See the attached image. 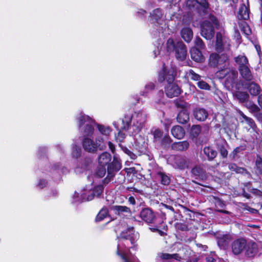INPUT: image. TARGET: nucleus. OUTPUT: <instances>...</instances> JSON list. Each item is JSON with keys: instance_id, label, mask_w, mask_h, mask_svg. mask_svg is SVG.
I'll return each instance as SVG.
<instances>
[{"instance_id": "obj_8", "label": "nucleus", "mask_w": 262, "mask_h": 262, "mask_svg": "<svg viewBox=\"0 0 262 262\" xmlns=\"http://www.w3.org/2000/svg\"><path fill=\"white\" fill-rule=\"evenodd\" d=\"M247 240L243 237L238 238L231 244V250L235 255H238L244 251L247 246Z\"/></svg>"}, {"instance_id": "obj_34", "label": "nucleus", "mask_w": 262, "mask_h": 262, "mask_svg": "<svg viewBox=\"0 0 262 262\" xmlns=\"http://www.w3.org/2000/svg\"><path fill=\"white\" fill-rule=\"evenodd\" d=\"M234 61L238 64V68L249 65L247 57L244 55H238L234 57Z\"/></svg>"}, {"instance_id": "obj_13", "label": "nucleus", "mask_w": 262, "mask_h": 262, "mask_svg": "<svg viewBox=\"0 0 262 262\" xmlns=\"http://www.w3.org/2000/svg\"><path fill=\"white\" fill-rule=\"evenodd\" d=\"M122 167L120 161L116 156H114L112 162H110L107 167V172L110 175L115 176L116 172L119 171Z\"/></svg>"}, {"instance_id": "obj_54", "label": "nucleus", "mask_w": 262, "mask_h": 262, "mask_svg": "<svg viewBox=\"0 0 262 262\" xmlns=\"http://www.w3.org/2000/svg\"><path fill=\"white\" fill-rule=\"evenodd\" d=\"M92 163V159L90 157H85L82 161L81 167L84 169H88L90 165Z\"/></svg>"}, {"instance_id": "obj_16", "label": "nucleus", "mask_w": 262, "mask_h": 262, "mask_svg": "<svg viewBox=\"0 0 262 262\" xmlns=\"http://www.w3.org/2000/svg\"><path fill=\"white\" fill-rule=\"evenodd\" d=\"M194 118L199 121H204L208 116V112L203 108L196 107L193 112Z\"/></svg>"}, {"instance_id": "obj_40", "label": "nucleus", "mask_w": 262, "mask_h": 262, "mask_svg": "<svg viewBox=\"0 0 262 262\" xmlns=\"http://www.w3.org/2000/svg\"><path fill=\"white\" fill-rule=\"evenodd\" d=\"M157 175L158 176V177H159L160 181L161 184L167 186L170 184V179L168 176H167L165 174V173L159 171L157 173Z\"/></svg>"}, {"instance_id": "obj_52", "label": "nucleus", "mask_w": 262, "mask_h": 262, "mask_svg": "<svg viewBox=\"0 0 262 262\" xmlns=\"http://www.w3.org/2000/svg\"><path fill=\"white\" fill-rule=\"evenodd\" d=\"M97 127L98 130L104 135H108L110 134V132L111 131L110 128L109 127H105L104 125L102 124H97Z\"/></svg>"}, {"instance_id": "obj_19", "label": "nucleus", "mask_w": 262, "mask_h": 262, "mask_svg": "<svg viewBox=\"0 0 262 262\" xmlns=\"http://www.w3.org/2000/svg\"><path fill=\"white\" fill-rule=\"evenodd\" d=\"M249 8L243 4L237 12V18L239 20H248L249 18Z\"/></svg>"}, {"instance_id": "obj_53", "label": "nucleus", "mask_w": 262, "mask_h": 262, "mask_svg": "<svg viewBox=\"0 0 262 262\" xmlns=\"http://www.w3.org/2000/svg\"><path fill=\"white\" fill-rule=\"evenodd\" d=\"M72 155L73 158L76 159L80 157L81 155V148L75 145L73 148Z\"/></svg>"}, {"instance_id": "obj_43", "label": "nucleus", "mask_w": 262, "mask_h": 262, "mask_svg": "<svg viewBox=\"0 0 262 262\" xmlns=\"http://www.w3.org/2000/svg\"><path fill=\"white\" fill-rule=\"evenodd\" d=\"M246 145L245 144L240 145L239 146L235 148L230 154V157H232V159H235L237 157V155L241 152L244 151L246 149Z\"/></svg>"}, {"instance_id": "obj_58", "label": "nucleus", "mask_w": 262, "mask_h": 262, "mask_svg": "<svg viewBox=\"0 0 262 262\" xmlns=\"http://www.w3.org/2000/svg\"><path fill=\"white\" fill-rule=\"evenodd\" d=\"M119 245H118L117 250L116 251V254L121 258V259L123 260V262H131L125 253L120 252V250H119Z\"/></svg>"}, {"instance_id": "obj_27", "label": "nucleus", "mask_w": 262, "mask_h": 262, "mask_svg": "<svg viewBox=\"0 0 262 262\" xmlns=\"http://www.w3.org/2000/svg\"><path fill=\"white\" fill-rule=\"evenodd\" d=\"M171 133L174 138L181 139L184 136L185 132L182 126L175 125L172 127Z\"/></svg>"}, {"instance_id": "obj_10", "label": "nucleus", "mask_w": 262, "mask_h": 262, "mask_svg": "<svg viewBox=\"0 0 262 262\" xmlns=\"http://www.w3.org/2000/svg\"><path fill=\"white\" fill-rule=\"evenodd\" d=\"M146 121V116L142 111L135 112L132 114L130 122L137 129H140Z\"/></svg>"}, {"instance_id": "obj_23", "label": "nucleus", "mask_w": 262, "mask_h": 262, "mask_svg": "<svg viewBox=\"0 0 262 262\" xmlns=\"http://www.w3.org/2000/svg\"><path fill=\"white\" fill-rule=\"evenodd\" d=\"M123 126L121 127V129L119 130L117 136H116V140H118L120 142H122L126 137L125 134L123 133V130H128L130 127V123L129 121H126L125 122L123 121Z\"/></svg>"}, {"instance_id": "obj_38", "label": "nucleus", "mask_w": 262, "mask_h": 262, "mask_svg": "<svg viewBox=\"0 0 262 262\" xmlns=\"http://www.w3.org/2000/svg\"><path fill=\"white\" fill-rule=\"evenodd\" d=\"M201 132V126L200 125H193L190 128V136L192 139H197Z\"/></svg>"}, {"instance_id": "obj_20", "label": "nucleus", "mask_w": 262, "mask_h": 262, "mask_svg": "<svg viewBox=\"0 0 262 262\" xmlns=\"http://www.w3.org/2000/svg\"><path fill=\"white\" fill-rule=\"evenodd\" d=\"M181 35L186 42L189 43L193 38V31L190 27H185L181 29Z\"/></svg>"}, {"instance_id": "obj_22", "label": "nucleus", "mask_w": 262, "mask_h": 262, "mask_svg": "<svg viewBox=\"0 0 262 262\" xmlns=\"http://www.w3.org/2000/svg\"><path fill=\"white\" fill-rule=\"evenodd\" d=\"M119 241L128 240L132 245L130 248H133L135 246V238L132 234L128 233V230L122 231L118 236Z\"/></svg>"}, {"instance_id": "obj_47", "label": "nucleus", "mask_w": 262, "mask_h": 262, "mask_svg": "<svg viewBox=\"0 0 262 262\" xmlns=\"http://www.w3.org/2000/svg\"><path fill=\"white\" fill-rule=\"evenodd\" d=\"M120 147H121V149L127 155H128L130 159L133 160H135L137 158V156L136 154H135L133 152H132L130 150H129L127 147H126L125 146H123L122 145H120Z\"/></svg>"}, {"instance_id": "obj_32", "label": "nucleus", "mask_w": 262, "mask_h": 262, "mask_svg": "<svg viewBox=\"0 0 262 262\" xmlns=\"http://www.w3.org/2000/svg\"><path fill=\"white\" fill-rule=\"evenodd\" d=\"M215 50L218 53H221L224 50V45L223 42V36L222 33L218 32L216 34L215 36Z\"/></svg>"}, {"instance_id": "obj_4", "label": "nucleus", "mask_w": 262, "mask_h": 262, "mask_svg": "<svg viewBox=\"0 0 262 262\" xmlns=\"http://www.w3.org/2000/svg\"><path fill=\"white\" fill-rule=\"evenodd\" d=\"M177 75V68L175 66H171L167 68L164 62L161 69L159 72L158 80L160 83L165 81L166 84L174 82Z\"/></svg>"}, {"instance_id": "obj_41", "label": "nucleus", "mask_w": 262, "mask_h": 262, "mask_svg": "<svg viewBox=\"0 0 262 262\" xmlns=\"http://www.w3.org/2000/svg\"><path fill=\"white\" fill-rule=\"evenodd\" d=\"M241 31L246 35H249L251 33L250 28L248 23L245 21L238 23Z\"/></svg>"}, {"instance_id": "obj_48", "label": "nucleus", "mask_w": 262, "mask_h": 262, "mask_svg": "<svg viewBox=\"0 0 262 262\" xmlns=\"http://www.w3.org/2000/svg\"><path fill=\"white\" fill-rule=\"evenodd\" d=\"M105 166H101L99 164L95 172L96 176L99 178H102L105 176Z\"/></svg>"}, {"instance_id": "obj_21", "label": "nucleus", "mask_w": 262, "mask_h": 262, "mask_svg": "<svg viewBox=\"0 0 262 262\" xmlns=\"http://www.w3.org/2000/svg\"><path fill=\"white\" fill-rule=\"evenodd\" d=\"M189 146V144L187 141H183L172 143L171 148L176 151H184L187 150Z\"/></svg>"}, {"instance_id": "obj_42", "label": "nucleus", "mask_w": 262, "mask_h": 262, "mask_svg": "<svg viewBox=\"0 0 262 262\" xmlns=\"http://www.w3.org/2000/svg\"><path fill=\"white\" fill-rule=\"evenodd\" d=\"M217 149L220 152L223 159L226 158L228 156V151L227 150L224 143H219L216 145Z\"/></svg>"}, {"instance_id": "obj_3", "label": "nucleus", "mask_w": 262, "mask_h": 262, "mask_svg": "<svg viewBox=\"0 0 262 262\" xmlns=\"http://www.w3.org/2000/svg\"><path fill=\"white\" fill-rule=\"evenodd\" d=\"M77 119L79 128L82 127L85 124L81 130V134L83 138L92 137L94 132V125L96 124L95 120L89 116L82 113L78 115Z\"/></svg>"}, {"instance_id": "obj_11", "label": "nucleus", "mask_w": 262, "mask_h": 262, "mask_svg": "<svg viewBox=\"0 0 262 262\" xmlns=\"http://www.w3.org/2000/svg\"><path fill=\"white\" fill-rule=\"evenodd\" d=\"M173 162L176 167L181 170L189 168L190 164L188 159L181 155L173 156Z\"/></svg>"}, {"instance_id": "obj_36", "label": "nucleus", "mask_w": 262, "mask_h": 262, "mask_svg": "<svg viewBox=\"0 0 262 262\" xmlns=\"http://www.w3.org/2000/svg\"><path fill=\"white\" fill-rule=\"evenodd\" d=\"M254 169L257 175L262 174V158L258 154L256 155Z\"/></svg>"}, {"instance_id": "obj_64", "label": "nucleus", "mask_w": 262, "mask_h": 262, "mask_svg": "<svg viewBox=\"0 0 262 262\" xmlns=\"http://www.w3.org/2000/svg\"><path fill=\"white\" fill-rule=\"evenodd\" d=\"M160 257L162 259H163V260H167V259H171V254L167 253H162L161 254Z\"/></svg>"}, {"instance_id": "obj_28", "label": "nucleus", "mask_w": 262, "mask_h": 262, "mask_svg": "<svg viewBox=\"0 0 262 262\" xmlns=\"http://www.w3.org/2000/svg\"><path fill=\"white\" fill-rule=\"evenodd\" d=\"M112 159L111 155L107 152H103L98 158L99 164L101 166H105L108 165Z\"/></svg>"}, {"instance_id": "obj_57", "label": "nucleus", "mask_w": 262, "mask_h": 262, "mask_svg": "<svg viewBox=\"0 0 262 262\" xmlns=\"http://www.w3.org/2000/svg\"><path fill=\"white\" fill-rule=\"evenodd\" d=\"M242 116L250 127L253 128L255 126V123L252 118L246 116L244 114H242Z\"/></svg>"}, {"instance_id": "obj_35", "label": "nucleus", "mask_w": 262, "mask_h": 262, "mask_svg": "<svg viewBox=\"0 0 262 262\" xmlns=\"http://www.w3.org/2000/svg\"><path fill=\"white\" fill-rule=\"evenodd\" d=\"M109 211L106 206L102 207L95 217V222H99L103 221L108 215Z\"/></svg>"}, {"instance_id": "obj_25", "label": "nucleus", "mask_w": 262, "mask_h": 262, "mask_svg": "<svg viewBox=\"0 0 262 262\" xmlns=\"http://www.w3.org/2000/svg\"><path fill=\"white\" fill-rule=\"evenodd\" d=\"M178 123L182 124L187 123L189 120V115L187 110H182L177 116Z\"/></svg>"}, {"instance_id": "obj_1", "label": "nucleus", "mask_w": 262, "mask_h": 262, "mask_svg": "<svg viewBox=\"0 0 262 262\" xmlns=\"http://www.w3.org/2000/svg\"><path fill=\"white\" fill-rule=\"evenodd\" d=\"M219 26L217 18L212 14L208 15L207 19L204 20L200 24L201 36L207 40H211L214 37L215 27Z\"/></svg>"}, {"instance_id": "obj_37", "label": "nucleus", "mask_w": 262, "mask_h": 262, "mask_svg": "<svg viewBox=\"0 0 262 262\" xmlns=\"http://www.w3.org/2000/svg\"><path fill=\"white\" fill-rule=\"evenodd\" d=\"M234 95L242 103L247 102L249 98V94L246 92L236 91Z\"/></svg>"}, {"instance_id": "obj_30", "label": "nucleus", "mask_w": 262, "mask_h": 262, "mask_svg": "<svg viewBox=\"0 0 262 262\" xmlns=\"http://www.w3.org/2000/svg\"><path fill=\"white\" fill-rule=\"evenodd\" d=\"M172 142V140L169 135L165 134L158 143L164 149L167 150L171 147Z\"/></svg>"}, {"instance_id": "obj_59", "label": "nucleus", "mask_w": 262, "mask_h": 262, "mask_svg": "<svg viewBox=\"0 0 262 262\" xmlns=\"http://www.w3.org/2000/svg\"><path fill=\"white\" fill-rule=\"evenodd\" d=\"M156 85L154 83L150 82L145 85V92L148 93L155 90Z\"/></svg>"}, {"instance_id": "obj_49", "label": "nucleus", "mask_w": 262, "mask_h": 262, "mask_svg": "<svg viewBox=\"0 0 262 262\" xmlns=\"http://www.w3.org/2000/svg\"><path fill=\"white\" fill-rule=\"evenodd\" d=\"M174 104L178 108L186 110L185 107L187 106V103L183 99H176L174 100Z\"/></svg>"}, {"instance_id": "obj_17", "label": "nucleus", "mask_w": 262, "mask_h": 262, "mask_svg": "<svg viewBox=\"0 0 262 262\" xmlns=\"http://www.w3.org/2000/svg\"><path fill=\"white\" fill-rule=\"evenodd\" d=\"M241 77L247 81H251L254 77L249 68V65L238 68Z\"/></svg>"}, {"instance_id": "obj_24", "label": "nucleus", "mask_w": 262, "mask_h": 262, "mask_svg": "<svg viewBox=\"0 0 262 262\" xmlns=\"http://www.w3.org/2000/svg\"><path fill=\"white\" fill-rule=\"evenodd\" d=\"M225 202L219 198H217L215 202V211L217 212L224 213L225 214H230L231 212L224 209L226 207Z\"/></svg>"}, {"instance_id": "obj_12", "label": "nucleus", "mask_w": 262, "mask_h": 262, "mask_svg": "<svg viewBox=\"0 0 262 262\" xmlns=\"http://www.w3.org/2000/svg\"><path fill=\"white\" fill-rule=\"evenodd\" d=\"M139 216L142 221L147 224L154 223L156 219L153 210L149 207L142 208L140 212Z\"/></svg>"}, {"instance_id": "obj_50", "label": "nucleus", "mask_w": 262, "mask_h": 262, "mask_svg": "<svg viewBox=\"0 0 262 262\" xmlns=\"http://www.w3.org/2000/svg\"><path fill=\"white\" fill-rule=\"evenodd\" d=\"M187 74L188 77L193 81H199L201 78V76L192 69L189 70Z\"/></svg>"}, {"instance_id": "obj_60", "label": "nucleus", "mask_w": 262, "mask_h": 262, "mask_svg": "<svg viewBox=\"0 0 262 262\" xmlns=\"http://www.w3.org/2000/svg\"><path fill=\"white\" fill-rule=\"evenodd\" d=\"M179 206L180 207H181L182 208H183V212L186 215L188 216V218L189 219H191V213L192 212V211L190 210L189 209H188V208L184 206L183 205H180L179 204ZM187 219V217H186V219Z\"/></svg>"}, {"instance_id": "obj_61", "label": "nucleus", "mask_w": 262, "mask_h": 262, "mask_svg": "<svg viewBox=\"0 0 262 262\" xmlns=\"http://www.w3.org/2000/svg\"><path fill=\"white\" fill-rule=\"evenodd\" d=\"M47 184H48V182L46 180L40 179L37 184V186L39 188L42 189V188L46 187L47 186Z\"/></svg>"}, {"instance_id": "obj_14", "label": "nucleus", "mask_w": 262, "mask_h": 262, "mask_svg": "<svg viewBox=\"0 0 262 262\" xmlns=\"http://www.w3.org/2000/svg\"><path fill=\"white\" fill-rule=\"evenodd\" d=\"M245 255L249 258H253L258 252V247L257 244L253 241L247 242V246L245 249Z\"/></svg>"}, {"instance_id": "obj_51", "label": "nucleus", "mask_w": 262, "mask_h": 262, "mask_svg": "<svg viewBox=\"0 0 262 262\" xmlns=\"http://www.w3.org/2000/svg\"><path fill=\"white\" fill-rule=\"evenodd\" d=\"M195 47L203 50L205 48V45L203 40L199 37L196 36L194 40Z\"/></svg>"}, {"instance_id": "obj_63", "label": "nucleus", "mask_w": 262, "mask_h": 262, "mask_svg": "<svg viewBox=\"0 0 262 262\" xmlns=\"http://www.w3.org/2000/svg\"><path fill=\"white\" fill-rule=\"evenodd\" d=\"M95 197H96V195H95V194L91 190L89 191V194L87 195L86 201H91L93 200Z\"/></svg>"}, {"instance_id": "obj_46", "label": "nucleus", "mask_w": 262, "mask_h": 262, "mask_svg": "<svg viewBox=\"0 0 262 262\" xmlns=\"http://www.w3.org/2000/svg\"><path fill=\"white\" fill-rule=\"evenodd\" d=\"M96 195V198H100L104 190L103 185L100 184L95 186L92 190Z\"/></svg>"}, {"instance_id": "obj_7", "label": "nucleus", "mask_w": 262, "mask_h": 262, "mask_svg": "<svg viewBox=\"0 0 262 262\" xmlns=\"http://www.w3.org/2000/svg\"><path fill=\"white\" fill-rule=\"evenodd\" d=\"M228 60V57L225 54H222L220 55L216 53L210 54L208 59V64L210 67L217 68L219 69L223 70L225 68V66H222Z\"/></svg>"}, {"instance_id": "obj_5", "label": "nucleus", "mask_w": 262, "mask_h": 262, "mask_svg": "<svg viewBox=\"0 0 262 262\" xmlns=\"http://www.w3.org/2000/svg\"><path fill=\"white\" fill-rule=\"evenodd\" d=\"M185 4L189 11L199 14L207 13L210 6L207 0H186Z\"/></svg>"}, {"instance_id": "obj_31", "label": "nucleus", "mask_w": 262, "mask_h": 262, "mask_svg": "<svg viewBox=\"0 0 262 262\" xmlns=\"http://www.w3.org/2000/svg\"><path fill=\"white\" fill-rule=\"evenodd\" d=\"M247 88L251 95L257 96L259 94L260 88L259 85L254 82H251L247 84Z\"/></svg>"}, {"instance_id": "obj_55", "label": "nucleus", "mask_w": 262, "mask_h": 262, "mask_svg": "<svg viewBox=\"0 0 262 262\" xmlns=\"http://www.w3.org/2000/svg\"><path fill=\"white\" fill-rule=\"evenodd\" d=\"M227 236H223L218 239V245L220 247L225 248L228 246V242Z\"/></svg>"}, {"instance_id": "obj_26", "label": "nucleus", "mask_w": 262, "mask_h": 262, "mask_svg": "<svg viewBox=\"0 0 262 262\" xmlns=\"http://www.w3.org/2000/svg\"><path fill=\"white\" fill-rule=\"evenodd\" d=\"M163 15L162 10L160 8L154 9L150 14L152 23L160 24V21L161 20Z\"/></svg>"}, {"instance_id": "obj_2", "label": "nucleus", "mask_w": 262, "mask_h": 262, "mask_svg": "<svg viewBox=\"0 0 262 262\" xmlns=\"http://www.w3.org/2000/svg\"><path fill=\"white\" fill-rule=\"evenodd\" d=\"M166 49L168 52L174 53L177 60L184 61L186 59L187 53L186 47L182 41L175 42L172 38H169L167 40Z\"/></svg>"}, {"instance_id": "obj_45", "label": "nucleus", "mask_w": 262, "mask_h": 262, "mask_svg": "<svg viewBox=\"0 0 262 262\" xmlns=\"http://www.w3.org/2000/svg\"><path fill=\"white\" fill-rule=\"evenodd\" d=\"M176 229L181 231H188L189 230L188 225L184 222H177L175 224Z\"/></svg>"}, {"instance_id": "obj_15", "label": "nucleus", "mask_w": 262, "mask_h": 262, "mask_svg": "<svg viewBox=\"0 0 262 262\" xmlns=\"http://www.w3.org/2000/svg\"><path fill=\"white\" fill-rule=\"evenodd\" d=\"M111 209L114 212L115 214L119 216H125V214H131L132 211L129 207L126 206L114 205L111 207Z\"/></svg>"}, {"instance_id": "obj_56", "label": "nucleus", "mask_w": 262, "mask_h": 262, "mask_svg": "<svg viewBox=\"0 0 262 262\" xmlns=\"http://www.w3.org/2000/svg\"><path fill=\"white\" fill-rule=\"evenodd\" d=\"M196 84L200 89L209 90L210 89L209 84L203 80H199Z\"/></svg>"}, {"instance_id": "obj_33", "label": "nucleus", "mask_w": 262, "mask_h": 262, "mask_svg": "<svg viewBox=\"0 0 262 262\" xmlns=\"http://www.w3.org/2000/svg\"><path fill=\"white\" fill-rule=\"evenodd\" d=\"M204 155L209 161H212L217 156V151L210 146H205L203 149Z\"/></svg>"}, {"instance_id": "obj_29", "label": "nucleus", "mask_w": 262, "mask_h": 262, "mask_svg": "<svg viewBox=\"0 0 262 262\" xmlns=\"http://www.w3.org/2000/svg\"><path fill=\"white\" fill-rule=\"evenodd\" d=\"M191 173L192 175L198 177L202 180L205 179L206 177L205 170L199 165L193 167L191 170Z\"/></svg>"}, {"instance_id": "obj_18", "label": "nucleus", "mask_w": 262, "mask_h": 262, "mask_svg": "<svg viewBox=\"0 0 262 262\" xmlns=\"http://www.w3.org/2000/svg\"><path fill=\"white\" fill-rule=\"evenodd\" d=\"M191 58L194 61L197 62H202L204 60V57L202 54L201 49L197 48H191L190 50Z\"/></svg>"}, {"instance_id": "obj_62", "label": "nucleus", "mask_w": 262, "mask_h": 262, "mask_svg": "<svg viewBox=\"0 0 262 262\" xmlns=\"http://www.w3.org/2000/svg\"><path fill=\"white\" fill-rule=\"evenodd\" d=\"M115 176L113 174L110 175L107 173V176L102 180V183L103 184L106 185L107 184L111 181L112 180V178H114Z\"/></svg>"}, {"instance_id": "obj_39", "label": "nucleus", "mask_w": 262, "mask_h": 262, "mask_svg": "<svg viewBox=\"0 0 262 262\" xmlns=\"http://www.w3.org/2000/svg\"><path fill=\"white\" fill-rule=\"evenodd\" d=\"M228 169L236 173H243L247 169L244 167H238L235 163H229L228 164Z\"/></svg>"}, {"instance_id": "obj_9", "label": "nucleus", "mask_w": 262, "mask_h": 262, "mask_svg": "<svg viewBox=\"0 0 262 262\" xmlns=\"http://www.w3.org/2000/svg\"><path fill=\"white\" fill-rule=\"evenodd\" d=\"M165 94L168 98L178 97L182 92V90L176 82L169 83L164 85Z\"/></svg>"}, {"instance_id": "obj_6", "label": "nucleus", "mask_w": 262, "mask_h": 262, "mask_svg": "<svg viewBox=\"0 0 262 262\" xmlns=\"http://www.w3.org/2000/svg\"><path fill=\"white\" fill-rule=\"evenodd\" d=\"M102 138H97L94 141L90 138H83L82 140V146L83 149L88 152L95 153L99 149L103 150L105 148L103 144Z\"/></svg>"}, {"instance_id": "obj_44", "label": "nucleus", "mask_w": 262, "mask_h": 262, "mask_svg": "<svg viewBox=\"0 0 262 262\" xmlns=\"http://www.w3.org/2000/svg\"><path fill=\"white\" fill-rule=\"evenodd\" d=\"M154 137V142H159L163 137V132L160 128L156 129L152 132Z\"/></svg>"}]
</instances>
